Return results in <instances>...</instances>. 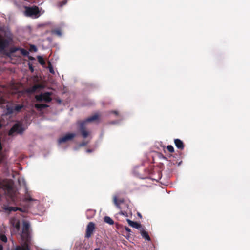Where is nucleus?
Wrapping results in <instances>:
<instances>
[{
  "instance_id": "obj_33",
  "label": "nucleus",
  "mask_w": 250,
  "mask_h": 250,
  "mask_svg": "<svg viewBox=\"0 0 250 250\" xmlns=\"http://www.w3.org/2000/svg\"><path fill=\"white\" fill-rule=\"evenodd\" d=\"M0 250H3V246L0 245Z\"/></svg>"
},
{
  "instance_id": "obj_14",
  "label": "nucleus",
  "mask_w": 250,
  "mask_h": 250,
  "mask_svg": "<svg viewBox=\"0 0 250 250\" xmlns=\"http://www.w3.org/2000/svg\"><path fill=\"white\" fill-rule=\"evenodd\" d=\"M18 50H20L21 52V53L24 56H26L29 54V52L27 50H26L23 48H19V47H16V48H13L11 50V52L14 53L16 51H18Z\"/></svg>"
},
{
  "instance_id": "obj_13",
  "label": "nucleus",
  "mask_w": 250,
  "mask_h": 250,
  "mask_svg": "<svg viewBox=\"0 0 250 250\" xmlns=\"http://www.w3.org/2000/svg\"><path fill=\"white\" fill-rule=\"evenodd\" d=\"M140 231L141 235L143 237V238H144L146 240L150 241L151 239L149 236V234H148V232L145 230L144 227H143L140 230Z\"/></svg>"
},
{
  "instance_id": "obj_31",
  "label": "nucleus",
  "mask_w": 250,
  "mask_h": 250,
  "mask_svg": "<svg viewBox=\"0 0 250 250\" xmlns=\"http://www.w3.org/2000/svg\"><path fill=\"white\" fill-rule=\"evenodd\" d=\"M112 113H114V114L117 115L118 114V112L117 111H112Z\"/></svg>"
},
{
  "instance_id": "obj_30",
  "label": "nucleus",
  "mask_w": 250,
  "mask_h": 250,
  "mask_svg": "<svg viewBox=\"0 0 250 250\" xmlns=\"http://www.w3.org/2000/svg\"><path fill=\"white\" fill-rule=\"evenodd\" d=\"M49 71H50V73H51L52 74L54 73V70H53L52 68H50V69H49Z\"/></svg>"
},
{
  "instance_id": "obj_4",
  "label": "nucleus",
  "mask_w": 250,
  "mask_h": 250,
  "mask_svg": "<svg viewBox=\"0 0 250 250\" xmlns=\"http://www.w3.org/2000/svg\"><path fill=\"white\" fill-rule=\"evenodd\" d=\"M22 125L19 124H15L9 131V135H13L14 133L22 134L24 131Z\"/></svg>"
},
{
  "instance_id": "obj_5",
  "label": "nucleus",
  "mask_w": 250,
  "mask_h": 250,
  "mask_svg": "<svg viewBox=\"0 0 250 250\" xmlns=\"http://www.w3.org/2000/svg\"><path fill=\"white\" fill-rule=\"evenodd\" d=\"M95 224L93 222H89L86 227L85 237L90 238L93 234L95 229Z\"/></svg>"
},
{
  "instance_id": "obj_22",
  "label": "nucleus",
  "mask_w": 250,
  "mask_h": 250,
  "mask_svg": "<svg viewBox=\"0 0 250 250\" xmlns=\"http://www.w3.org/2000/svg\"><path fill=\"white\" fill-rule=\"evenodd\" d=\"M0 239L2 242L6 243L7 241V238L6 236L2 234H0Z\"/></svg>"
},
{
  "instance_id": "obj_27",
  "label": "nucleus",
  "mask_w": 250,
  "mask_h": 250,
  "mask_svg": "<svg viewBox=\"0 0 250 250\" xmlns=\"http://www.w3.org/2000/svg\"><path fill=\"white\" fill-rule=\"evenodd\" d=\"M125 230L128 232L131 231V229L127 227H125Z\"/></svg>"
},
{
  "instance_id": "obj_6",
  "label": "nucleus",
  "mask_w": 250,
  "mask_h": 250,
  "mask_svg": "<svg viewBox=\"0 0 250 250\" xmlns=\"http://www.w3.org/2000/svg\"><path fill=\"white\" fill-rule=\"evenodd\" d=\"M25 13L26 15L28 16L37 15L39 13V8L37 6H34L31 7H26Z\"/></svg>"
},
{
  "instance_id": "obj_25",
  "label": "nucleus",
  "mask_w": 250,
  "mask_h": 250,
  "mask_svg": "<svg viewBox=\"0 0 250 250\" xmlns=\"http://www.w3.org/2000/svg\"><path fill=\"white\" fill-rule=\"evenodd\" d=\"M87 144H88V142L84 141V142H83L82 143H81L80 146H85L86 145H87Z\"/></svg>"
},
{
  "instance_id": "obj_19",
  "label": "nucleus",
  "mask_w": 250,
  "mask_h": 250,
  "mask_svg": "<svg viewBox=\"0 0 250 250\" xmlns=\"http://www.w3.org/2000/svg\"><path fill=\"white\" fill-rule=\"evenodd\" d=\"M38 61V62L41 64V65H44L45 63V61L44 60L43 58L40 56H38L37 57Z\"/></svg>"
},
{
  "instance_id": "obj_28",
  "label": "nucleus",
  "mask_w": 250,
  "mask_h": 250,
  "mask_svg": "<svg viewBox=\"0 0 250 250\" xmlns=\"http://www.w3.org/2000/svg\"><path fill=\"white\" fill-rule=\"evenodd\" d=\"M55 33H56L57 34L59 35H61V31H59V30H56V31H55Z\"/></svg>"
},
{
  "instance_id": "obj_7",
  "label": "nucleus",
  "mask_w": 250,
  "mask_h": 250,
  "mask_svg": "<svg viewBox=\"0 0 250 250\" xmlns=\"http://www.w3.org/2000/svg\"><path fill=\"white\" fill-rule=\"evenodd\" d=\"M76 136V134L73 133H69L66 134L64 136L60 138L58 140V143L61 144L62 143L66 142L67 141L73 139Z\"/></svg>"
},
{
  "instance_id": "obj_2",
  "label": "nucleus",
  "mask_w": 250,
  "mask_h": 250,
  "mask_svg": "<svg viewBox=\"0 0 250 250\" xmlns=\"http://www.w3.org/2000/svg\"><path fill=\"white\" fill-rule=\"evenodd\" d=\"M21 238L24 241L30 242V224L27 221H24L22 230Z\"/></svg>"
},
{
  "instance_id": "obj_18",
  "label": "nucleus",
  "mask_w": 250,
  "mask_h": 250,
  "mask_svg": "<svg viewBox=\"0 0 250 250\" xmlns=\"http://www.w3.org/2000/svg\"><path fill=\"white\" fill-rule=\"evenodd\" d=\"M104 221L105 222L110 224V225H113L114 224L113 220L108 216H105L104 218Z\"/></svg>"
},
{
  "instance_id": "obj_20",
  "label": "nucleus",
  "mask_w": 250,
  "mask_h": 250,
  "mask_svg": "<svg viewBox=\"0 0 250 250\" xmlns=\"http://www.w3.org/2000/svg\"><path fill=\"white\" fill-rule=\"evenodd\" d=\"M37 48L35 45L31 44L30 45L29 51L30 52H36L37 51Z\"/></svg>"
},
{
  "instance_id": "obj_29",
  "label": "nucleus",
  "mask_w": 250,
  "mask_h": 250,
  "mask_svg": "<svg viewBox=\"0 0 250 250\" xmlns=\"http://www.w3.org/2000/svg\"><path fill=\"white\" fill-rule=\"evenodd\" d=\"M29 69H30V71L31 72H33L34 71V68H33V67H32V65H29Z\"/></svg>"
},
{
  "instance_id": "obj_3",
  "label": "nucleus",
  "mask_w": 250,
  "mask_h": 250,
  "mask_svg": "<svg viewBox=\"0 0 250 250\" xmlns=\"http://www.w3.org/2000/svg\"><path fill=\"white\" fill-rule=\"evenodd\" d=\"M51 95V93L50 92H46L39 95H36V99L37 101L39 102L44 101L45 102L49 103L52 100Z\"/></svg>"
},
{
  "instance_id": "obj_23",
  "label": "nucleus",
  "mask_w": 250,
  "mask_h": 250,
  "mask_svg": "<svg viewBox=\"0 0 250 250\" xmlns=\"http://www.w3.org/2000/svg\"><path fill=\"white\" fill-rule=\"evenodd\" d=\"M167 149L170 153H173L174 152V149L173 146L171 145H168L167 146Z\"/></svg>"
},
{
  "instance_id": "obj_37",
  "label": "nucleus",
  "mask_w": 250,
  "mask_h": 250,
  "mask_svg": "<svg viewBox=\"0 0 250 250\" xmlns=\"http://www.w3.org/2000/svg\"><path fill=\"white\" fill-rule=\"evenodd\" d=\"M138 215L139 217H142V216H141V214H140V213H138Z\"/></svg>"
},
{
  "instance_id": "obj_39",
  "label": "nucleus",
  "mask_w": 250,
  "mask_h": 250,
  "mask_svg": "<svg viewBox=\"0 0 250 250\" xmlns=\"http://www.w3.org/2000/svg\"><path fill=\"white\" fill-rule=\"evenodd\" d=\"M1 127H2V125H1V123H0V128H1Z\"/></svg>"
},
{
  "instance_id": "obj_34",
  "label": "nucleus",
  "mask_w": 250,
  "mask_h": 250,
  "mask_svg": "<svg viewBox=\"0 0 250 250\" xmlns=\"http://www.w3.org/2000/svg\"><path fill=\"white\" fill-rule=\"evenodd\" d=\"M91 151H92V150H90V149H87L86 150V152H88V153L91 152Z\"/></svg>"
},
{
  "instance_id": "obj_8",
  "label": "nucleus",
  "mask_w": 250,
  "mask_h": 250,
  "mask_svg": "<svg viewBox=\"0 0 250 250\" xmlns=\"http://www.w3.org/2000/svg\"><path fill=\"white\" fill-rule=\"evenodd\" d=\"M127 221L129 226L134 228H136L139 229V230L143 228L141 224L138 223L136 222L132 221L128 219H127Z\"/></svg>"
},
{
  "instance_id": "obj_38",
  "label": "nucleus",
  "mask_w": 250,
  "mask_h": 250,
  "mask_svg": "<svg viewBox=\"0 0 250 250\" xmlns=\"http://www.w3.org/2000/svg\"><path fill=\"white\" fill-rule=\"evenodd\" d=\"M99 248H96V249H95L94 250H99Z\"/></svg>"
},
{
  "instance_id": "obj_32",
  "label": "nucleus",
  "mask_w": 250,
  "mask_h": 250,
  "mask_svg": "<svg viewBox=\"0 0 250 250\" xmlns=\"http://www.w3.org/2000/svg\"><path fill=\"white\" fill-rule=\"evenodd\" d=\"M29 59L31 60H33L34 59V58L32 56H29Z\"/></svg>"
},
{
  "instance_id": "obj_41",
  "label": "nucleus",
  "mask_w": 250,
  "mask_h": 250,
  "mask_svg": "<svg viewBox=\"0 0 250 250\" xmlns=\"http://www.w3.org/2000/svg\"><path fill=\"white\" fill-rule=\"evenodd\" d=\"M87 218H88V219L91 218V217H88V216H87Z\"/></svg>"
},
{
  "instance_id": "obj_10",
  "label": "nucleus",
  "mask_w": 250,
  "mask_h": 250,
  "mask_svg": "<svg viewBox=\"0 0 250 250\" xmlns=\"http://www.w3.org/2000/svg\"><path fill=\"white\" fill-rule=\"evenodd\" d=\"M174 143L177 148L180 150L184 149L185 145L182 141L179 139H174Z\"/></svg>"
},
{
  "instance_id": "obj_9",
  "label": "nucleus",
  "mask_w": 250,
  "mask_h": 250,
  "mask_svg": "<svg viewBox=\"0 0 250 250\" xmlns=\"http://www.w3.org/2000/svg\"><path fill=\"white\" fill-rule=\"evenodd\" d=\"M29 243L30 242L24 241L22 246H16L15 250H30Z\"/></svg>"
},
{
  "instance_id": "obj_21",
  "label": "nucleus",
  "mask_w": 250,
  "mask_h": 250,
  "mask_svg": "<svg viewBox=\"0 0 250 250\" xmlns=\"http://www.w3.org/2000/svg\"><path fill=\"white\" fill-rule=\"evenodd\" d=\"M42 86L40 84H35L32 87V91L35 92L38 89L41 88Z\"/></svg>"
},
{
  "instance_id": "obj_40",
  "label": "nucleus",
  "mask_w": 250,
  "mask_h": 250,
  "mask_svg": "<svg viewBox=\"0 0 250 250\" xmlns=\"http://www.w3.org/2000/svg\"><path fill=\"white\" fill-rule=\"evenodd\" d=\"M121 213L123 215H124V213L123 212H121Z\"/></svg>"
},
{
  "instance_id": "obj_26",
  "label": "nucleus",
  "mask_w": 250,
  "mask_h": 250,
  "mask_svg": "<svg viewBox=\"0 0 250 250\" xmlns=\"http://www.w3.org/2000/svg\"><path fill=\"white\" fill-rule=\"evenodd\" d=\"M20 208H17V207H13V208H11V210H13V211H16L18 209H19Z\"/></svg>"
},
{
  "instance_id": "obj_35",
  "label": "nucleus",
  "mask_w": 250,
  "mask_h": 250,
  "mask_svg": "<svg viewBox=\"0 0 250 250\" xmlns=\"http://www.w3.org/2000/svg\"><path fill=\"white\" fill-rule=\"evenodd\" d=\"M28 200H29V201H32V199L31 198H30H30H28Z\"/></svg>"
},
{
  "instance_id": "obj_17",
  "label": "nucleus",
  "mask_w": 250,
  "mask_h": 250,
  "mask_svg": "<svg viewBox=\"0 0 250 250\" xmlns=\"http://www.w3.org/2000/svg\"><path fill=\"white\" fill-rule=\"evenodd\" d=\"M23 107V104L14 105L15 112H19Z\"/></svg>"
},
{
  "instance_id": "obj_36",
  "label": "nucleus",
  "mask_w": 250,
  "mask_h": 250,
  "mask_svg": "<svg viewBox=\"0 0 250 250\" xmlns=\"http://www.w3.org/2000/svg\"><path fill=\"white\" fill-rule=\"evenodd\" d=\"M92 212V210H88V211H87V213H88V212Z\"/></svg>"
},
{
  "instance_id": "obj_1",
  "label": "nucleus",
  "mask_w": 250,
  "mask_h": 250,
  "mask_svg": "<svg viewBox=\"0 0 250 250\" xmlns=\"http://www.w3.org/2000/svg\"><path fill=\"white\" fill-rule=\"evenodd\" d=\"M99 118L98 114H94L83 121H79L77 122V125L79 126V130L84 138L88 137L89 132L86 130V125L87 123L95 121Z\"/></svg>"
},
{
  "instance_id": "obj_11",
  "label": "nucleus",
  "mask_w": 250,
  "mask_h": 250,
  "mask_svg": "<svg viewBox=\"0 0 250 250\" xmlns=\"http://www.w3.org/2000/svg\"><path fill=\"white\" fill-rule=\"evenodd\" d=\"M125 200L123 198L118 199L116 196L113 198V202L115 206L121 209L120 205L124 202Z\"/></svg>"
},
{
  "instance_id": "obj_16",
  "label": "nucleus",
  "mask_w": 250,
  "mask_h": 250,
  "mask_svg": "<svg viewBox=\"0 0 250 250\" xmlns=\"http://www.w3.org/2000/svg\"><path fill=\"white\" fill-rule=\"evenodd\" d=\"M6 109L8 113L13 114L15 112L14 105H7Z\"/></svg>"
},
{
  "instance_id": "obj_15",
  "label": "nucleus",
  "mask_w": 250,
  "mask_h": 250,
  "mask_svg": "<svg viewBox=\"0 0 250 250\" xmlns=\"http://www.w3.org/2000/svg\"><path fill=\"white\" fill-rule=\"evenodd\" d=\"M49 106L47 104H35V107L38 110H42V109H44L45 108L48 107Z\"/></svg>"
},
{
  "instance_id": "obj_24",
  "label": "nucleus",
  "mask_w": 250,
  "mask_h": 250,
  "mask_svg": "<svg viewBox=\"0 0 250 250\" xmlns=\"http://www.w3.org/2000/svg\"><path fill=\"white\" fill-rule=\"evenodd\" d=\"M67 1L66 0H63L59 3V6L62 7L63 5L66 4Z\"/></svg>"
},
{
  "instance_id": "obj_12",
  "label": "nucleus",
  "mask_w": 250,
  "mask_h": 250,
  "mask_svg": "<svg viewBox=\"0 0 250 250\" xmlns=\"http://www.w3.org/2000/svg\"><path fill=\"white\" fill-rule=\"evenodd\" d=\"M9 45V41L0 37V49L3 50Z\"/></svg>"
}]
</instances>
